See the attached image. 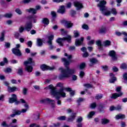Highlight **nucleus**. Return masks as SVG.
<instances>
[{
	"mask_svg": "<svg viewBox=\"0 0 127 127\" xmlns=\"http://www.w3.org/2000/svg\"><path fill=\"white\" fill-rule=\"evenodd\" d=\"M74 36L75 38H77L79 36V32L77 31H74Z\"/></svg>",
	"mask_w": 127,
	"mask_h": 127,
	"instance_id": "obj_54",
	"label": "nucleus"
},
{
	"mask_svg": "<svg viewBox=\"0 0 127 127\" xmlns=\"http://www.w3.org/2000/svg\"><path fill=\"white\" fill-rule=\"evenodd\" d=\"M27 91H28L27 88L25 87L23 88L22 92H23V94L24 95V96L27 95Z\"/></svg>",
	"mask_w": 127,
	"mask_h": 127,
	"instance_id": "obj_43",
	"label": "nucleus"
},
{
	"mask_svg": "<svg viewBox=\"0 0 127 127\" xmlns=\"http://www.w3.org/2000/svg\"><path fill=\"white\" fill-rule=\"evenodd\" d=\"M62 62H64V67H65L66 69H64L63 67H61L59 68L61 73L59 76L60 80H63L65 78H69L75 72V69L69 68L68 66L70 65V62L67 61L66 59L62 58Z\"/></svg>",
	"mask_w": 127,
	"mask_h": 127,
	"instance_id": "obj_1",
	"label": "nucleus"
},
{
	"mask_svg": "<svg viewBox=\"0 0 127 127\" xmlns=\"http://www.w3.org/2000/svg\"><path fill=\"white\" fill-rule=\"evenodd\" d=\"M110 79H109L110 83H115V81H117V78L115 77V75L113 73L110 74Z\"/></svg>",
	"mask_w": 127,
	"mask_h": 127,
	"instance_id": "obj_23",
	"label": "nucleus"
},
{
	"mask_svg": "<svg viewBox=\"0 0 127 127\" xmlns=\"http://www.w3.org/2000/svg\"><path fill=\"white\" fill-rule=\"evenodd\" d=\"M75 118H76V113H72L71 115V116L67 119L66 121L68 122V123H70V122H73V121L75 120Z\"/></svg>",
	"mask_w": 127,
	"mask_h": 127,
	"instance_id": "obj_17",
	"label": "nucleus"
},
{
	"mask_svg": "<svg viewBox=\"0 0 127 127\" xmlns=\"http://www.w3.org/2000/svg\"><path fill=\"white\" fill-rule=\"evenodd\" d=\"M83 101H84V99L82 98H79L77 100V103H78V104H80V103L83 102Z\"/></svg>",
	"mask_w": 127,
	"mask_h": 127,
	"instance_id": "obj_60",
	"label": "nucleus"
},
{
	"mask_svg": "<svg viewBox=\"0 0 127 127\" xmlns=\"http://www.w3.org/2000/svg\"><path fill=\"white\" fill-rule=\"evenodd\" d=\"M16 100H17L16 95L13 94L11 95V97L9 98L8 102L9 104H13V103L16 102Z\"/></svg>",
	"mask_w": 127,
	"mask_h": 127,
	"instance_id": "obj_12",
	"label": "nucleus"
},
{
	"mask_svg": "<svg viewBox=\"0 0 127 127\" xmlns=\"http://www.w3.org/2000/svg\"><path fill=\"white\" fill-rule=\"evenodd\" d=\"M90 107L91 109H95L97 107V104L96 103H93L91 104H90Z\"/></svg>",
	"mask_w": 127,
	"mask_h": 127,
	"instance_id": "obj_51",
	"label": "nucleus"
},
{
	"mask_svg": "<svg viewBox=\"0 0 127 127\" xmlns=\"http://www.w3.org/2000/svg\"><path fill=\"white\" fill-rule=\"evenodd\" d=\"M82 121H83V118H82V117H79L77 118L76 123H81Z\"/></svg>",
	"mask_w": 127,
	"mask_h": 127,
	"instance_id": "obj_58",
	"label": "nucleus"
},
{
	"mask_svg": "<svg viewBox=\"0 0 127 127\" xmlns=\"http://www.w3.org/2000/svg\"><path fill=\"white\" fill-rule=\"evenodd\" d=\"M54 97H55L56 100H57V104L61 105V101L60 100V94H57L56 95H53Z\"/></svg>",
	"mask_w": 127,
	"mask_h": 127,
	"instance_id": "obj_26",
	"label": "nucleus"
},
{
	"mask_svg": "<svg viewBox=\"0 0 127 127\" xmlns=\"http://www.w3.org/2000/svg\"><path fill=\"white\" fill-rule=\"evenodd\" d=\"M4 31L1 32V36L0 37V41H3L4 40Z\"/></svg>",
	"mask_w": 127,
	"mask_h": 127,
	"instance_id": "obj_38",
	"label": "nucleus"
},
{
	"mask_svg": "<svg viewBox=\"0 0 127 127\" xmlns=\"http://www.w3.org/2000/svg\"><path fill=\"white\" fill-rule=\"evenodd\" d=\"M65 5L67 7V8H71V6H72V3L70 2H68L65 4Z\"/></svg>",
	"mask_w": 127,
	"mask_h": 127,
	"instance_id": "obj_50",
	"label": "nucleus"
},
{
	"mask_svg": "<svg viewBox=\"0 0 127 127\" xmlns=\"http://www.w3.org/2000/svg\"><path fill=\"white\" fill-rule=\"evenodd\" d=\"M106 32H107V28H106V27H102L99 30V34H103L106 33Z\"/></svg>",
	"mask_w": 127,
	"mask_h": 127,
	"instance_id": "obj_24",
	"label": "nucleus"
},
{
	"mask_svg": "<svg viewBox=\"0 0 127 127\" xmlns=\"http://www.w3.org/2000/svg\"><path fill=\"white\" fill-rule=\"evenodd\" d=\"M111 45V41L110 40H106L103 41V46L105 47H108V46H110Z\"/></svg>",
	"mask_w": 127,
	"mask_h": 127,
	"instance_id": "obj_28",
	"label": "nucleus"
},
{
	"mask_svg": "<svg viewBox=\"0 0 127 127\" xmlns=\"http://www.w3.org/2000/svg\"><path fill=\"white\" fill-rule=\"evenodd\" d=\"M62 22L64 24V26H65L66 28H71V27L74 25L73 23L71 22V21H68L67 20H63Z\"/></svg>",
	"mask_w": 127,
	"mask_h": 127,
	"instance_id": "obj_9",
	"label": "nucleus"
},
{
	"mask_svg": "<svg viewBox=\"0 0 127 127\" xmlns=\"http://www.w3.org/2000/svg\"><path fill=\"white\" fill-rule=\"evenodd\" d=\"M16 115V116H19L21 114V111L20 110H17L16 109H13V112Z\"/></svg>",
	"mask_w": 127,
	"mask_h": 127,
	"instance_id": "obj_35",
	"label": "nucleus"
},
{
	"mask_svg": "<svg viewBox=\"0 0 127 127\" xmlns=\"http://www.w3.org/2000/svg\"><path fill=\"white\" fill-rule=\"evenodd\" d=\"M103 98V94H98L95 96L96 100H100Z\"/></svg>",
	"mask_w": 127,
	"mask_h": 127,
	"instance_id": "obj_44",
	"label": "nucleus"
},
{
	"mask_svg": "<svg viewBox=\"0 0 127 127\" xmlns=\"http://www.w3.org/2000/svg\"><path fill=\"white\" fill-rule=\"evenodd\" d=\"M31 1V0H23L22 2L24 4H26L27 3H29Z\"/></svg>",
	"mask_w": 127,
	"mask_h": 127,
	"instance_id": "obj_55",
	"label": "nucleus"
},
{
	"mask_svg": "<svg viewBox=\"0 0 127 127\" xmlns=\"http://www.w3.org/2000/svg\"><path fill=\"white\" fill-rule=\"evenodd\" d=\"M28 19H30V20H31V22H33V23H36L37 21V16L34 15L33 16H30L28 17Z\"/></svg>",
	"mask_w": 127,
	"mask_h": 127,
	"instance_id": "obj_18",
	"label": "nucleus"
},
{
	"mask_svg": "<svg viewBox=\"0 0 127 127\" xmlns=\"http://www.w3.org/2000/svg\"><path fill=\"white\" fill-rule=\"evenodd\" d=\"M120 68L121 69H127V64H122L121 65Z\"/></svg>",
	"mask_w": 127,
	"mask_h": 127,
	"instance_id": "obj_46",
	"label": "nucleus"
},
{
	"mask_svg": "<svg viewBox=\"0 0 127 127\" xmlns=\"http://www.w3.org/2000/svg\"><path fill=\"white\" fill-rule=\"evenodd\" d=\"M121 90H122V87H117L116 92H118L119 93H113L111 97V99H114V100H116V99H118L119 97H122V95L123 94V93L122 92V91H121Z\"/></svg>",
	"mask_w": 127,
	"mask_h": 127,
	"instance_id": "obj_7",
	"label": "nucleus"
},
{
	"mask_svg": "<svg viewBox=\"0 0 127 127\" xmlns=\"http://www.w3.org/2000/svg\"><path fill=\"white\" fill-rule=\"evenodd\" d=\"M67 41L68 43H71V36L70 35H67L66 37H64L63 38H59L56 40V42L57 43H59V45L60 46H63L64 43L65 42V41Z\"/></svg>",
	"mask_w": 127,
	"mask_h": 127,
	"instance_id": "obj_5",
	"label": "nucleus"
},
{
	"mask_svg": "<svg viewBox=\"0 0 127 127\" xmlns=\"http://www.w3.org/2000/svg\"><path fill=\"white\" fill-rule=\"evenodd\" d=\"M19 36H20V34L18 32H15L14 33V37L16 38L17 39H18L19 38Z\"/></svg>",
	"mask_w": 127,
	"mask_h": 127,
	"instance_id": "obj_48",
	"label": "nucleus"
},
{
	"mask_svg": "<svg viewBox=\"0 0 127 127\" xmlns=\"http://www.w3.org/2000/svg\"><path fill=\"white\" fill-rule=\"evenodd\" d=\"M90 62L91 64H89V65L91 67V66H93L94 64H96V63H98L99 62V61L97 60V59L93 58L90 59Z\"/></svg>",
	"mask_w": 127,
	"mask_h": 127,
	"instance_id": "obj_21",
	"label": "nucleus"
},
{
	"mask_svg": "<svg viewBox=\"0 0 127 127\" xmlns=\"http://www.w3.org/2000/svg\"><path fill=\"white\" fill-rule=\"evenodd\" d=\"M32 23L31 22H28L25 25L24 29L26 31H30L31 28H32Z\"/></svg>",
	"mask_w": 127,
	"mask_h": 127,
	"instance_id": "obj_11",
	"label": "nucleus"
},
{
	"mask_svg": "<svg viewBox=\"0 0 127 127\" xmlns=\"http://www.w3.org/2000/svg\"><path fill=\"white\" fill-rule=\"evenodd\" d=\"M27 45H28L29 47L31 48V47L32 46V42L31 41H28L27 43Z\"/></svg>",
	"mask_w": 127,
	"mask_h": 127,
	"instance_id": "obj_59",
	"label": "nucleus"
},
{
	"mask_svg": "<svg viewBox=\"0 0 127 127\" xmlns=\"http://www.w3.org/2000/svg\"><path fill=\"white\" fill-rule=\"evenodd\" d=\"M46 89H50L51 90V95H55V96H56V95H60V96L63 98L66 97V93L64 92V90H65L67 92H71V91H72L71 88L64 87L60 89V90L57 91H56V87H54L52 84L50 85L48 87H46Z\"/></svg>",
	"mask_w": 127,
	"mask_h": 127,
	"instance_id": "obj_3",
	"label": "nucleus"
},
{
	"mask_svg": "<svg viewBox=\"0 0 127 127\" xmlns=\"http://www.w3.org/2000/svg\"><path fill=\"white\" fill-rule=\"evenodd\" d=\"M110 123V120L108 119L103 118L101 119V124L102 125H107V124H109Z\"/></svg>",
	"mask_w": 127,
	"mask_h": 127,
	"instance_id": "obj_30",
	"label": "nucleus"
},
{
	"mask_svg": "<svg viewBox=\"0 0 127 127\" xmlns=\"http://www.w3.org/2000/svg\"><path fill=\"white\" fill-rule=\"evenodd\" d=\"M20 102H21V103H22V104H25L24 105V107H25V108H26V109H28L29 108L28 104H27V103H26V102H25V100H24L23 99H21Z\"/></svg>",
	"mask_w": 127,
	"mask_h": 127,
	"instance_id": "obj_32",
	"label": "nucleus"
},
{
	"mask_svg": "<svg viewBox=\"0 0 127 127\" xmlns=\"http://www.w3.org/2000/svg\"><path fill=\"white\" fill-rule=\"evenodd\" d=\"M84 76H85V72H84V71H81L79 72V77L80 78H81V79L83 78V77H84Z\"/></svg>",
	"mask_w": 127,
	"mask_h": 127,
	"instance_id": "obj_53",
	"label": "nucleus"
},
{
	"mask_svg": "<svg viewBox=\"0 0 127 127\" xmlns=\"http://www.w3.org/2000/svg\"><path fill=\"white\" fill-rule=\"evenodd\" d=\"M26 11L27 12L33 13V14H35L37 12V10L33 8H30L29 9H26Z\"/></svg>",
	"mask_w": 127,
	"mask_h": 127,
	"instance_id": "obj_25",
	"label": "nucleus"
},
{
	"mask_svg": "<svg viewBox=\"0 0 127 127\" xmlns=\"http://www.w3.org/2000/svg\"><path fill=\"white\" fill-rule=\"evenodd\" d=\"M109 56L112 58L113 60H117V56L116 55V52L115 51L112 50L109 52Z\"/></svg>",
	"mask_w": 127,
	"mask_h": 127,
	"instance_id": "obj_16",
	"label": "nucleus"
},
{
	"mask_svg": "<svg viewBox=\"0 0 127 127\" xmlns=\"http://www.w3.org/2000/svg\"><path fill=\"white\" fill-rule=\"evenodd\" d=\"M12 16V15L10 13H6L4 15V17H6L7 18H10Z\"/></svg>",
	"mask_w": 127,
	"mask_h": 127,
	"instance_id": "obj_49",
	"label": "nucleus"
},
{
	"mask_svg": "<svg viewBox=\"0 0 127 127\" xmlns=\"http://www.w3.org/2000/svg\"><path fill=\"white\" fill-rule=\"evenodd\" d=\"M3 61V62H1L0 63V66H4L5 64H7V63L8 62L6 58H4Z\"/></svg>",
	"mask_w": 127,
	"mask_h": 127,
	"instance_id": "obj_31",
	"label": "nucleus"
},
{
	"mask_svg": "<svg viewBox=\"0 0 127 127\" xmlns=\"http://www.w3.org/2000/svg\"><path fill=\"white\" fill-rule=\"evenodd\" d=\"M102 68H103L104 71H108V70H109V68L108 67V66H107V65H104V66H102Z\"/></svg>",
	"mask_w": 127,
	"mask_h": 127,
	"instance_id": "obj_62",
	"label": "nucleus"
},
{
	"mask_svg": "<svg viewBox=\"0 0 127 127\" xmlns=\"http://www.w3.org/2000/svg\"><path fill=\"white\" fill-rule=\"evenodd\" d=\"M15 11L17 13V14H19V15H21V14H22V11H21L19 8H16L15 10Z\"/></svg>",
	"mask_w": 127,
	"mask_h": 127,
	"instance_id": "obj_41",
	"label": "nucleus"
},
{
	"mask_svg": "<svg viewBox=\"0 0 127 127\" xmlns=\"http://www.w3.org/2000/svg\"><path fill=\"white\" fill-rule=\"evenodd\" d=\"M86 67V64L85 63H81L79 65V68L80 70H82V69H84Z\"/></svg>",
	"mask_w": 127,
	"mask_h": 127,
	"instance_id": "obj_40",
	"label": "nucleus"
},
{
	"mask_svg": "<svg viewBox=\"0 0 127 127\" xmlns=\"http://www.w3.org/2000/svg\"><path fill=\"white\" fill-rule=\"evenodd\" d=\"M96 44L99 47H102V42L101 41L98 40L96 42Z\"/></svg>",
	"mask_w": 127,
	"mask_h": 127,
	"instance_id": "obj_52",
	"label": "nucleus"
},
{
	"mask_svg": "<svg viewBox=\"0 0 127 127\" xmlns=\"http://www.w3.org/2000/svg\"><path fill=\"white\" fill-rule=\"evenodd\" d=\"M82 28H83V29H85L86 30H88V29H89V26H88V25L86 24H84L83 25H82Z\"/></svg>",
	"mask_w": 127,
	"mask_h": 127,
	"instance_id": "obj_47",
	"label": "nucleus"
},
{
	"mask_svg": "<svg viewBox=\"0 0 127 127\" xmlns=\"http://www.w3.org/2000/svg\"><path fill=\"white\" fill-rule=\"evenodd\" d=\"M64 56H67V59H68V60L69 61H70L71 59H72V55H71L68 56V54L67 53H65Z\"/></svg>",
	"mask_w": 127,
	"mask_h": 127,
	"instance_id": "obj_57",
	"label": "nucleus"
},
{
	"mask_svg": "<svg viewBox=\"0 0 127 127\" xmlns=\"http://www.w3.org/2000/svg\"><path fill=\"white\" fill-rule=\"evenodd\" d=\"M74 6L76 7L77 10H79V9H81V8H83V4L79 1H75L74 2Z\"/></svg>",
	"mask_w": 127,
	"mask_h": 127,
	"instance_id": "obj_14",
	"label": "nucleus"
},
{
	"mask_svg": "<svg viewBox=\"0 0 127 127\" xmlns=\"http://www.w3.org/2000/svg\"><path fill=\"white\" fill-rule=\"evenodd\" d=\"M64 84L62 82H59L56 84V87L61 88V89H63Z\"/></svg>",
	"mask_w": 127,
	"mask_h": 127,
	"instance_id": "obj_37",
	"label": "nucleus"
},
{
	"mask_svg": "<svg viewBox=\"0 0 127 127\" xmlns=\"http://www.w3.org/2000/svg\"><path fill=\"white\" fill-rule=\"evenodd\" d=\"M65 11H66V9H65V6L64 5L61 6L60 8L57 10V12L58 13H61V14H64Z\"/></svg>",
	"mask_w": 127,
	"mask_h": 127,
	"instance_id": "obj_19",
	"label": "nucleus"
},
{
	"mask_svg": "<svg viewBox=\"0 0 127 127\" xmlns=\"http://www.w3.org/2000/svg\"><path fill=\"white\" fill-rule=\"evenodd\" d=\"M95 113L94 111H91L89 113V114L87 115V118L88 119H92L93 118V116H94Z\"/></svg>",
	"mask_w": 127,
	"mask_h": 127,
	"instance_id": "obj_36",
	"label": "nucleus"
},
{
	"mask_svg": "<svg viewBox=\"0 0 127 127\" xmlns=\"http://www.w3.org/2000/svg\"><path fill=\"white\" fill-rule=\"evenodd\" d=\"M12 52L14 55L16 56H21V52L18 48H14L12 49Z\"/></svg>",
	"mask_w": 127,
	"mask_h": 127,
	"instance_id": "obj_13",
	"label": "nucleus"
},
{
	"mask_svg": "<svg viewBox=\"0 0 127 127\" xmlns=\"http://www.w3.org/2000/svg\"><path fill=\"white\" fill-rule=\"evenodd\" d=\"M49 40L47 42L48 45H49V49L50 50H53L54 48H56L53 45H52V40L54 39V35H51V36H48Z\"/></svg>",
	"mask_w": 127,
	"mask_h": 127,
	"instance_id": "obj_8",
	"label": "nucleus"
},
{
	"mask_svg": "<svg viewBox=\"0 0 127 127\" xmlns=\"http://www.w3.org/2000/svg\"><path fill=\"white\" fill-rule=\"evenodd\" d=\"M62 35H66L68 33V31L64 30V29H61Z\"/></svg>",
	"mask_w": 127,
	"mask_h": 127,
	"instance_id": "obj_45",
	"label": "nucleus"
},
{
	"mask_svg": "<svg viewBox=\"0 0 127 127\" xmlns=\"http://www.w3.org/2000/svg\"><path fill=\"white\" fill-rule=\"evenodd\" d=\"M83 41H84V38L81 37L80 39H76L75 42V46H80V45H82Z\"/></svg>",
	"mask_w": 127,
	"mask_h": 127,
	"instance_id": "obj_15",
	"label": "nucleus"
},
{
	"mask_svg": "<svg viewBox=\"0 0 127 127\" xmlns=\"http://www.w3.org/2000/svg\"><path fill=\"white\" fill-rule=\"evenodd\" d=\"M17 74L20 76L23 75V68L21 67L18 69Z\"/></svg>",
	"mask_w": 127,
	"mask_h": 127,
	"instance_id": "obj_33",
	"label": "nucleus"
},
{
	"mask_svg": "<svg viewBox=\"0 0 127 127\" xmlns=\"http://www.w3.org/2000/svg\"><path fill=\"white\" fill-rule=\"evenodd\" d=\"M5 73H10L11 72V69L9 67L6 68L4 70Z\"/></svg>",
	"mask_w": 127,
	"mask_h": 127,
	"instance_id": "obj_56",
	"label": "nucleus"
},
{
	"mask_svg": "<svg viewBox=\"0 0 127 127\" xmlns=\"http://www.w3.org/2000/svg\"><path fill=\"white\" fill-rule=\"evenodd\" d=\"M40 68L43 71H46V70H50V71H52V70H54V69H55V67H51L46 64H43L41 65Z\"/></svg>",
	"mask_w": 127,
	"mask_h": 127,
	"instance_id": "obj_10",
	"label": "nucleus"
},
{
	"mask_svg": "<svg viewBox=\"0 0 127 127\" xmlns=\"http://www.w3.org/2000/svg\"><path fill=\"white\" fill-rule=\"evenodd\" d=\"M16 123H17V120L15 119H14L11 120V123H10L9 125L7 124L5 122L3 121L1 124V127H18V126H17V125H13V124H16Z\"/></svg>",
	"mask_w": 127,
	"mask_h": 127,
	"instance_id": "obj_6",
	"label": "nucleus"
},
{
	"mask_svg": "<svg viewBox=\"0 0 127 127\" xmlns=\"http://www.w3.org/2000/svg\"><path fill=\"white\" fill-rule=\"evenodd\" d=\"M126 116L124 114H118L115 116L116 120H120L121 119H125Z\"/></svg>",
	"mask_w": 127,
	"mask_h": 127,
	"instance_id": "obj_29",
	"label": "nucleus"
},
{
	"mask_svg": "<svg viewBox=\"0 0 127 127\" xmlns=\"http://www.w3.org/2000/svg\"><path fill=\"white\" fill-rule=\"evenodd\" d=\"M42 22L44 24L48 25L49 24V20L47 18H44L42 20Z\"/></svg>",
	"mask_w": 127,
	"mask_h": 127,
	"instance_id": "obj_34",
	"label": "nucleus"
},
{
	"mask_svg": "<svg viewBox=\"0 0 127 127\" xmlns=\"http://www.w3.org/2000/svg\"><path fill=\"white\" fill-rule=\"evenodd\" d=\"M37 45L39 47H41L42 45H43V41L41 39H37Z\"/></svg>",
	"mask_w": 127,
	"mask_h": 127,
	"instance_id": "obj_27",
	"label": "nucleus"
},
{
	"mask_svg": "<svg viewBox=\"0 0 127 127\" xmlns=\"http://www.w3.org/2000/svg\"><path fill=\"white\" fill-rule=\"evenodd\" d=\"M32 63H33V61L31 58H29L27 61L24 62V65H25V69L29 73H31V72H32L33 68L32 67V66L28 65V64H31Z\"/></svg>",
	"mask_w": 127,
	"mask_h": 127,
	"instance_id": "obj_4",
	"label": "nucleus"
},
{
	"mask_svg": "<svg viewBox=\"0 0 127 127\" xmlns=\"http://www.w3.org/2000/svg\"><path fill=\"white\" fill-rule=\"evenodd\" d=\"M44 102H48V103H52V107L54 108L55 107V101L54 100H51L49 98H46L44 99Z\"/></svg>",
	"mask_w": 127,
	"mask_h": 127,
	"instance_id": "obj_22",
	"label": "nucleus"
},
{
	"mask_svg": "<svg viewBox=\"0 0 127 127\" xmlns=\"http://www.w3.org/2000/svg\"><path fill=\"white\" fill-rule=\"evenodd\" d=\"M58 120H59V121H65V120H66V116H60L58 118Z\"/></svg>",
	"mask_w": 127,
	"mask_h": 127,
	"instance_id": "obj_42",
	"label": "nucleus"
},
{
	"mask_svg": "<svg viewBox=\"0 0 127 127\" xmlns=\"http://www.w3.org/2000/svg\"><path fill=\"white\" fill-rule=\"evenodd\" d=\"M66 113L67 114H71V113H72V112H73V110H72V109L68 108L67 109H66Z\"/></svg>",
	"mask_w": 127,
	"mask_h": 127,
	"instance_id": "obj_63",
	"label": "nucleus"
},
{
	"mask_svg": "<svg viewBox=\"0 0 127 127\" xmlns=\"http://www.w3.org/2000/svg\"><path fill=\"white\" fill-rule=\"evenodd\" d=\"M106 4H107V1L105 0L100 1L99 3L97 4V6L98 7H100V11L103 15L110 16L112 13L114 15H117L118 14V11H117L116 8H113L111 9V11H110L108 7L105 6Z\"/></svg>",
	"mask_w": 127,
	"mask_h": 127,
	"instance_id": "obj_2",
	"label": "nucleus"
},
{
	"mask_svg": "<svg viewBox=\"0 0 127 127\" xmlns=\"http://www.w3.org/2000/svg\"><path fill=\"white\" fill-rule=\"evenodd\" d=\"M94 43H95V41L94 40H92L88 42V45H93V44H94Z\"/></svg>",
	"mask_w": 127,
	"mask_h": 127,
	"instance_id": "obj_61",
	"label": "nucleus"
},
{
	"mask_svg": "<svg viewBox=\"0 0 127 127\" xmlns=\"http://www.w3.org/2000/svg\"><path fill=\"white\" fill-rule=\"evenodd\" d=\"M7 91L9 93H13V92H15V91H18V88L15 86L12 87L8 86Z\"/></svg>",
	"mask_w": 127,
	"mask_h": 127,
	"instance_id": "obj_20",
	"label": "nucleus"
},
{
	"mask_svg": "<svg viewBox=\"0 0 127 127\" xmlns=\"http://www.w3.org/2000/svg\"><path fill=\"white\" fill-rule=\"evenodd\" d=\"M123 78L125 80V83L127 84V73L125 72L123 74Z\"/></svg>",
	"mask_w": 127,
	"mask_h": 127,
	"instance_id": "obj_39",
	"label": "nucleus"
},
{
	"mask_svg": "<svg viewBox=\"0 0 127 127\" xmlns=\"http://www.w3.org/2000/svg\"><path fill=\"white\" fill-rule=\"evenodd\" d=\"M51 15L53 17H56V12H55V11H52Z\"/></svg>",
	"mask_w": 127,
	"mask_h": 127,
	"instance_id": "obj_64",
	"label": "nucleus"
}]
</instances>
